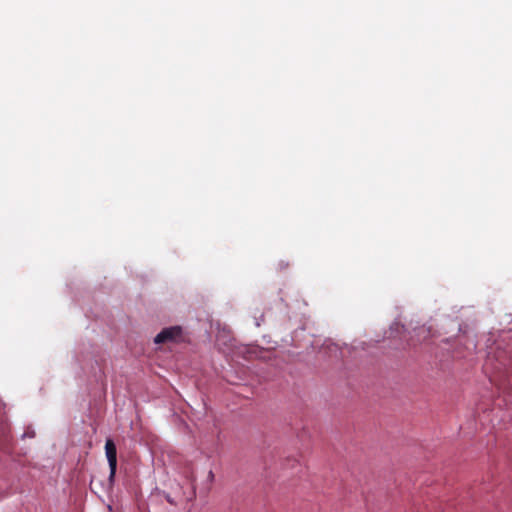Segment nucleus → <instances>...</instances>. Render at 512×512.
Here are the masks:
<instances>
[{"instance_id":"nucleus-1","label":"nucleus","mask_w":512,"mask_h":512,"mask_svg":"<svg viewBox=\"0 0 512 512\" xmlns=\"http://www.w3.org/2000/svg\"><path fill=\"white\" fill-rule=\"evenodd\" d=\"M105 454L109 464L110 474L109 482L113 483L117 470V449L112 439H107L105 443Z\"/></svg>"},{"instance_id":"nucleus-2","label":"nucleus","mask_w":512,"mask_h":512,"mask_svg":"<svg viewBox=\"0 0 512 512\" xmlns=\"http://www.w3.org/2000/svg\"><path fill=\"white\" fill-rule=\"evenodd\" d=\"M182 328L180 326H173L164 328L154 339L156 344L176 341L181 337Z\"/></svg>"},{"instance_id":"nucleus-3","label":"nucleus","mask_w":512,"mask_h":512,"mask_svg":"<svg viewBox=\"0 0 512 512\" xmlns=\"http://www.w3.org/2000/svg\"><path fill=\"white\" fill-rule=\"evenodd\" d=\"M3 407H4V404H3L2 400L0 399V411L3 409Z\"/></svg>"}]
</instances>
